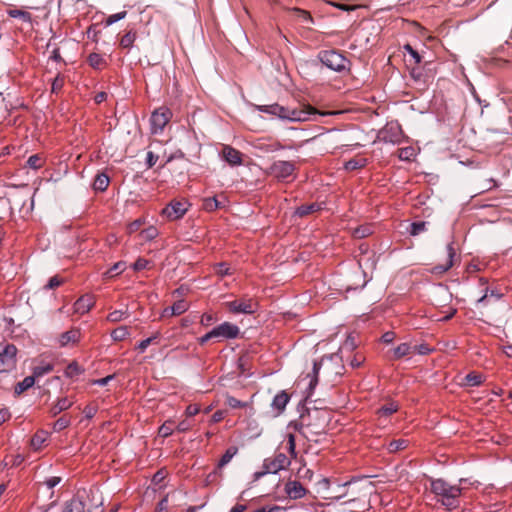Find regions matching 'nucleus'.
Listing matches in <instances>:
<instances>
[{
	"mask_svg": "<svg viewBox=\"0 0 512 512\" xmlns=\"http://www.w3.org/2000/svg\"><path fill=\"white\" fill-rule=\"evenodd\" d=\"M290 400V395L286 391H280L272 400V407L277 413H282Z\"/></svg>",
	"mask_w": 512,
	"mask_h": 512,
	"instance_id": "obj_17",
	"label": "nucleus"
},
{
	"mask_svg": "<svg viewBox=\"0 0 512 512\" xmlns=\"http://www.w3.org/2000/svg\"><path fill=\"white\" fill-rule=\"evenodd\" d=\"M9 16L12 18H21L25 22L31 21V14L29 12L23 11V10H9L8 12Z\"/></svg>",
	"mask_w": 512,
	"mask_h": 512,
	"instance_id": "obj_46",
	"label": "nucleus"
},
{
	"mask_svg": "<svg viewBox=\"0 0 512 512\" xmlns=\"http://www.w3.org/2000/svg\"><path fill=\"white\" fill-rule=\"evenodd\" d=\"M17 348L14 344H7L0 348V373L12 370L16 365Z\"/></svg>",
	"mask_w": 512,
	"mask_h": 512,
	"instance_id": "obj_5",
	"label": "nucleus"
},
{
	"mask_svg": "<svg viewBox=\"0 0 512 512\" xmlns=\"http://www.w3.org/2000/svg\"><path fill=\"white\" fill-rule=\"evenodd\" d=\"M215 272L220 276L230 275V267L227 263L221 262L215 266Z\"/></svg>",
	"mask_w": 512,
	"mask_h": 512,
	"instance_id": "obj_56",
	"label": "nucleus"
},
{
	"mask_svg": "<svg viewBox=\"0 0 512 512\" xmlns=\"http://www.w3.org/2000/svg\"><path fill=\"white\" fill-rule=\"evenodd\" d=\"M286 509L281 506L273 505V506H263L252 512H284Z\"/></svg>",
	"mask_w": 512,
	"mask_h": 512,
	"instance_id": "obj_59",
	"label": "nucleus"
},
{
	"mask_svg": "<svg viewBox=\"0 0 512 512\" xmlns=\"http://www.w3.org/2000/svg\"><path fill=\"white\" fill-rule=\"evenodd\" d=\"M83 372V369L78 365L77 362H71L65 369V375L67 377H75L80 375Z\"/></svg>",
	"mask_w": 512,
	"mask_h": 512,
	"instance_id": "obj_41",
	"label": "nucleus"
},
{
	"mask_svg": "<svg viewBox=\"0 0 512 512\" xmlns=\"http://www.w3.org/2000/svg\"><path fill=\"white\" fill-rule=\"evenodd\" d=\"M149 263H150V262H149L148 260L144 259V258H138V259L134 262V264H133V269H134L135 271H141V270H143V269L147 268V267H148V265H149Z\"/></svg>",
	"mask_w": 512,
	"mask_h": 512,
	"instance_id": "obj_61",
	"label": "nucleus"
},
{
	"mask_svg": "<svg viewBox=\"0 0 512 512\" xmlns=\"http://www.w3.org/2000/svg\"><path fill=\"white\" fill-rule=\"evenodd\" d=\"M379 138L385 143L398 144L403 138V132L399 124L389 123L380 131Z\"/></svg>",
	"mask_w": 512,
	"mask_h": 512,
	"instance_id": "obj_9",
	"label": "nucleus"
},
{
	"mask_svg": "<svg viewBox=\"0 0 512 512\" xmlns=\"http://www.w3.org/2000/svg\"><path fill=\"white\" fill-rule=\"evenodd\" d=\"M431 491L448 510L459 507L462 493L460 486L451 485L443 479H434L431 481Z\"/></svg>",
	"mask_w": 512,
	"mask_h": 512,
	"instance_id": "obj_2",
	"label": "nucleus"
},
{
	"mask_svg": "<svg viewBox=\"0 0 512 512\" xmlns=\"http://www.w3.org/2000/svg\"><path fill=\"white\" fill-rule=\"evenodd\" d=\"M192 427V422L189 420H182L175 427L178 432H186Z\"/></svg>",
	"mask_w": 512,
	"mask_h": 512,
	"instance_id": "obj_62",
	"label": "nucleus"
},
{
	"mask_svg": "<svg viewBox=\"0 0 512 512\" xmlns=\"http://www.w3.org/2000/svg\"><path fill=\"white\" fill-rule=\"evenodd\" d=\"M70 423H71L70 418L67 417L66 415H64L55 421V423L53 425V429L56 432H60V431L64 430L65 428H67L70 425Z\"/></svg>",
	"mask_w": 512,
	"mask_h": 512,
	"instance_id": "obj_44",
	"label": "nucleus"
},
{
	"mask_svg": "<svg viewBox=\"0 0 512 512\" xmlns=\"http://www.w3.org/2000/svg\"><path fill=\"white\" fill-rule=\"evenodd\" d=\"M43 165L44 159L40 154L31 155L26 162V166L33 170H38L42 168Z\"/></svg>",
	"mask_w": 512,
	"mask_h": 512,
	"instance_id": "obj_34",
	"label": "nucleus"
},
{
	"mask_svg": "<svg viewBox=\"0 0 512 512\" xmlns=\"http://www.w3.org/2000/svg\"><path fill=\"white\" fill-rule=\"evenodd\" d=\"M228 308L233 313L253 314L258 308V303L249 299L234 300L227 303Z\"/></svg>",
	"mask_w": 512,
	"mask_h": 512,
	"instance_id": "obj_10",
	"label": "nucleus"
},
{
	"mask_svg": "<svg viewBox=\"0 0 512 512\" xmlns=\"http://www.w3.org/2000/svg\"><path fill=\"white\" fill-rule=\"evenodd\" d=\"M52 370H53V366L50 365V364H47V365H44V366H37V367L34 368L33 376H34V378L35 377H40V376H43L45 374H48Z\"/></svg>",
	"mask_w": 512,
	"mask_h": 512,
	"instance_id": "obj_52",
	"label": "nucleus"
},
{
	"mask_svg": "<svg viewBox=\"0 0 512 512\" xmlns=\"http://www.w3.org/2000/svg\"><path fill=\"white\" fill-rule=\"evenodd\" d=\"M126 264L125 262H117L115 263L107 272L110 277L116 276L122 273L125 270Z\"/></svg>",
	"mask_w": 512,
	"mask_h": 512,
	"instance_id": "obj_50",
	"label": "nucleus"
},
{
	"mask_svg": "<svg viewBox=\"0 0 512 512\" xmlns=\"http://www.w3.org/2000/svg\"><path fill=\"white\" fill-rule=\"evenodd\" d=\"M94 304L95 301L92 295H83L74 303V311L77 314L83 315L89 312Z\"/></svg>",
	"mask_w": 512,
	"mask_h": 512,
	"instance_id": "obj_13",
	"label": "nucleus"
},
{
	"mask_svg": "<svg viewBox=\"0 0 512 512\" xmlns=\"http://www.w3.org/2000/svg\"><path fill=\"white\" fill-rule=\"evenodd\" d=\"M87 62L92 68L97 70H101L107 65L106 60L98 53H91L87 58Z\"/></svg>",
	"mask_w": 512,
	"mask_h": 512,
	"instance_id": "obj_24",
	"label": "nucleus"
},
{
	"mask_svg": "<svg viewBox=\"0 0 512 512\" xmlns=\"http://www.w3.org/2000/svg\"><path fill=\"white\" fill-rule=\"evenodd\" d=\"M160 336V333L159 332H156L154 335H152L151 337L149 338H146L142 341L139 342V344L137 345V349L139 350V352L143 353L147 347L149 345H151L152 343L155 342V340H157Z\"/></svg>",
	"mask_w": 512,
	"mask_h": 512,
	"instance_id": "obj_45",
	"label": "nucleus"
},
{
	"mask_svg": "<svg viewBox=\"0 0 512 512\" xmlns=\"http://www.w3.org/2000/svg\"><path fill=\"white\" fill-rule=\"evenodd\" d=\"M63 283L59 276H53L49 279L48 283L44 286L45 289H55Z\"/></svg>",
	"mask_w": 512,
	"mask_h": 512,
	"instance_id": "obj_58",
	"label": "nucleus"
},
{
	"mask_svg": "<svg viewBox=\"0 0 512 512\" xmlns=\"http://www.w3.org/2000/svg\"><path fill=\"white\" fill-rule=\"evenodd\" d=\"M126 14H127L126 11H121L119 13L112 14V15L108 16L105 21L106 25L110 26V25L124 19L126 17Z\"/></svg>",
	"mask_w": 512,
	"mask_h": 512,
	"instance_id": "obj_53",
	"label": "nucleus"
},
{
	"mask_svg": "<svg viewBox=\"0 0 512 512\" xmlns=\"http://www.w3.org/2000/svg\"><path fill=\"white\" fill-rule=\"evenodd\" d=\"M502 296L503 295L499 293L497 290L489 289L488 287H486L484 295L477 300V304H485L489 297H493L496 300H500Z\"/></svg>",
	"mask_w": 512,
	"mask_h": 512,
	"instance_id": "obj_39",
	"label": "nucleus"
},
{
	"mask_svg": "<svg viewBox=\"0 0 512 512\" xmlns=\"http://www.w3.org/2000/svg\"><path fill=\"white\" fill-rule=\"evenodd\" d=\"M408 445L409 441L407 439L392 440L387 444V450L389 453H396L406 449Z\"/></svg>",
	"mask_w": 512,
	"mask_h": 512,
	"instance_id": "obj_29",
	"label": "nucleus"
},
{
	"mask_svg": "<svg viewBox=\"0 0 512 512\" xmlns=\"http://www.w3.org/2000/svg\"><path fill=\"white\" fill-rule=\"evenodd\" d=\"M157 160L158 156L155 155L153 152L149 151L147 153L146 164L149 168L153 167L156 164Z\"/></svg>",
	"mask_w": 512,
	"mask_h": 512,
	"instance_id": "obj_64",
	"label": "nucleus"
},
{
	"mask_svg": "<svg viewBox=\"0 0 512 512\" xmlns=\"http://www.w3.org/2000/svg\"><path fill=\"white\" fill-rule=\"evenodd\" d=\"M110 183V179L107 174L100 173L94 179L93 188L96 191L104 192Z\"/></svg>",
	"mask_w": 512,
	"mask_h": 512,
	"instance_id": "obj_23",
	"label": "nucleus"
},
{
	"mask_svg": "<svg viewBox=\"0 0 512 512\" xmlns=\"http://www.w3.org/2000/svg\"><path fill=\"white\" fill-rule=\"evenodd\" d=\"M287 441H288V452L290 453L292 458H296V440L295 435L292 433H289L287 435Z\"/></svg>",
	"mask_w": 512,
	"mask_h": 512,
	"instance_id": "obj_51",
	"label": "nucleus"
},
{
	"mask_svg": "<svg viewBox=\"0 0 512 512\" xmlns=\"http://www.w3.org/2000/svg\"><path fill=\"white\" fill-rule=\"evenodd\" d=\"M222 156L224 160L232 166H239L242 164L241 152L229 145H225L223 147Z\"/></svg>",
	"mask_w": 512,
	"mask_h": 512,
	"instance_id": "obj_12",
	"label": "nucleus"
},
{
	"mask_svg": "<svg viewBox=\"0 0 512 512\" xmlns=\"http://www.w3.org/2000/svg\"><path fill=\"white\" fill-rule=\"evenodd\" d=\"M291 460L283 452H276L273 457L266 458L263 462L264 474H276L281 470L288 468Z\"/></svg>",
	"mask_w": 512,
	"mask_h": 512,
	"instance_id": "obj_4",
	"label": "nucleus"
},
{
	"mask_svg": "<svg viewBox=\"0 0 512 512\" xmlns=\"http://www.w3.org/2000/svg\"><path fill=\"white\" fill-rule=\"evenodd\" d=\"M365 159H351L345 163V169L349 171L357 170L365 165Z\"/></svg>",
	"mask_w": 512,
	"mask_h": 512,
	"instance_id": "obj_49",
	"label": "nucleus"
},
{
	"mask_svg": "<svg viewBox=\"0 0 512 512\" xmlns=\"http://www.w3.org/2000/svg\"><path fill=\"white\" fill-rule=\"evenodd\" d=\"M219 207H221V204L216 197H208L203 200V208L206 211H214Z\"/></svg>",
	"mask_w": 512,
	"mask_h": 512,
	"instance_id": "obj_42",
	"label": "nucleus"
},
{
	"mask_svg": "<svg viewBox=\"0 0 512 512\" xmlns=\"http://www.w3.org/2000/svg\"><path fill=\"white\" fill-rule=\"evenodd\" d=\"M35 383L34 376H27L22 381L18 382L15 386L14 392L17 395L22 394L29 388H31Z\"/></svg>",
	"mask_w": 512,
	"mask_h": 512,
	"instance_id": "obj_26",
	"label": "nucleus"
},
{
	"mask_svg": "<svg viewBox=\"0 0 512 512\" xmlns=\"http://www.w3.org/2000/svg\"><path fill=\"white\" fill-rule=\"evenodd\" d=\"M137 38V33L134 29L128 30L120 39V46L124 49H129L133 46Z\"/></svg>",
	"mask_w": 512,
	"mask_h": 512,
	"instance_id": "obj_25",
	"label": "nucleus"
},
{
	"mask_svg": "<svg viewBox=\"0 0 512 512\" xmlns=\"http://www.w3.org/2000/svg\"><path fill=\"white\" fill-rule=\"evenodd\" d=\"M321 365H322V360L314 361V363H313V376L309 382L306 401H308L310 399L313 390L315 389L316 385L318 384V373L321 368Z\"/></svg>",
	"mask_w": 512,
	"mask_h": 512,
	"instance_id": "obj_22",
	"label": "nucleus"
},
{
	"mask_svg": "<svg viewBox=\"0 0 512 512\" xmlns=\"http://www.w3.org/2000/svg\"><path fill=\"white\" fill-rule=\"evenodd\" d=\"M130 335L127 326H120L111 332V337L114 341H123Z\"/></svg>",
	"mask_w": 512,
	"mask_h": 512,
	"instance_id": "obj_36",
	"label": "nucleus"
},
{
	"mask_svg": "<svg viewBox=\"0 0 512 512\" xmlns=\"http://www.w3.org/2000/svg\"><path fill=\"white\" fill-rule=\"evenodd\" d=\"M285 491L291 499H300L306 494V489L298 481L287 482L285 485Z\"/></svg>",
	"mask_w": 512,
	"mask_h": 512,
	"instance_id": "obj_16",
	"label": "nucleus"
},
{
	"mask_svg": "<svg viewBox=\"0 0 512 512\" xmlns=\"http://www.w3.org/2000/svg\"><path fill=\"white\" fill-rule=\"evenodd\" d=\"M129 316H130V313H129L128 309L115 310V311L110 312L107 315V321L112 322V323L121 322V321L127 319Z\"/></svg>",
	"mask_w": 512,
	"mask_h": 512,
	"instance_id": "obj_30",
	"label": "nucleus"
},
{
	"mask_svg": "<svg viewBox=\"0 0 512 512\" xmlns=\"http://www.w3.org/2000/svg\"><path fill=\"white\" fill-rule=\"evenodd\" d=\"M238 368L241 370V374H246L248 371V357L247 356H241L238 359Z\"/></svg>",
	"mask_w": 512,
	"mask_h": 512,
	"instance_id": "obj_63",
	"label": "nucleus"
},
{
	"mask_svg": "<svg viewBox=\"0 0 512 512\" xmlns=\"http://www.w3.org/2000/svg\"><path fill=\"white\" fill-rule=\"evenodd\" d=\"M428 224L429 223L426 222V221H415V222L411 223L410 224V229H409L410 235L417 236L420 233L426 231Z\"/></svg>",
	"mask_w": 512,
	"mask_h": 512,
	"instance_id": "obj_37",
	"label": "nucleus"
},
{
	"mask_svg": "<svg viewBox=\"0 0 512 512\" xmlns=\"http://www.w3.org/2000/svg\"><path fill=\"white\" fill-rule=\"evenodd\" d=\"M447 260L444 264H439L433 267L432 271L435 274H443L447 272L453 266V260L456 255L453 243L447 245Z\"/></svg>",
	"mask_w": 512,
	"mask_h": 512,
	"instance_id": "obj_15",
	"label": "nucleus"
},
{
	"mask_svg": "<svg viewBox=\"0 0 512 512\" xmlns=\"http://www.w3.org/2000/svg\"><path fill=\"white\" fill-rule=\"evenodd\" d=\"M63 85H64V77L57 75L52 82V87H51L52 92L58 93L63 88Z\"/></svg>",
	"mask_w": 512,
	"mask_h": 512,
	"instance_id": "obj_54",
	"label": "nucleus"
},
{
	"mask_svg": "<svg viewBox=\"0 0 512 512\" xmlns=\"http://www.w3.org/2000/svg\"><path fill=\"white\" fill-rule=\"evenodd\" d=\"M260 112L267 113L273 116H277L283 120H289L294 122H304L315 120L318 116L323 115L315 108L307 106L303 109H289L281 106L277 103L270 105H260L257 107Z\"/></svg>",
	"mask_w": 512,
	"mask_h": 512,
	"instance_id": "obj_1",
	"label": "nucleus"
},
{
	"mask_svg": "<svg viewBox=\"0 0 512 512\" xmlns=\"http://www.w3.org/2000/svg\"><path fill=\"white\" fill-rule=\"evenodd\" d=\"M322 209V204L320 203H310V204H303L296 208L294 215L298 217H306L310 214H313L317 211H320Z\"/></svg>",
	"mask_w": 512,
	"mask_h": 512,
	"instance_id": "obj_19",
	"label": "nucleus"
},
{
	"mask_svg": "<svg viewBox=\"0 0 512 512\" xmlns=\"http://www.w3.org/2000/svg\"><path fill=\"white\" fill-rule=\"evenodd\" d=\"M483 375L477 372H470L464 378L463 384L470 387L479 386L483 382Z\"/></svg>",
	"mask_w": 512,
	"mask_h": 512,
	"instance_id": "obj_27",
	"label": "nucleus"
},
{
	"mask_svg": "<svg viewBox=\"0 0 512 512\" xmlns=\"http://www.w3.org/2000/svg\"><path fill=\"white\" fill-rule=\"evenodd\" d=\"M212 330L214 338L217 341L235 339L240 334L239 327L230 322H223L222 324L214 327Z\"/></svg>",
	"mask_w": 512,
	"mask_h": 512,
	"instance_id": "obj_8",
	"label": "nucleus"
},
{
	"mask_svg": "<svg viewBox=\"0 0 512 512\" xmlns=\"http://www.w3.org/2000/svg\"><path fill=\"white\" fill-rule=\"evenodd\" d=\"M398 410V404L395 402H390L388 404L383 405L377 410V414L380 416L388 417L395 413Z\"/></svg>",
	"mask_w": 512,
	"mask_h": 512,
	"instance_id": "obj_38",
	"label": "nucleus"
},
{
	"mask_svg": "<svg viewBox=\"0 0 512 512\" xmlns=\"http://www.w3.org/2000/svg\"><path fill=\"white\" fill-rule=\"evenodd\" d=\"M47 440V434L44 431L37 432L30 441L31 447L34 450H39L42 448L44 442Z\"/></svg>",
	"mask_w": 512,
	"mask_h": 512,
	"instance_id": "obj_31",
	"label": "nucleus"
},
{
	"mask_svg": "<svg viewBox=\"0 0 512 512\" xmlns=\"http://www.w3.org/2000/svg\"><path fill=\"white\" fill-rule=\"evenodd\" d=\"M412 345L409 343H401L394 349V358L400 359L404 356L412 354Z\"/></svg>",
	"mask_w": 512,
	"mask_h": 512,
	"instance_id": "obj_33",
	"label": "nucleus"
},
{
	"mask_svg": "<svg viewBox=\"0 0 512 512\" xmlns=\"http://www.w3.org/2000/svg\"><path fill=\"white\" fill-rule=\"evenodd\" d=\"M359 250L361 251V255L358 258L357 262L360 268H374L375 267V261L373 259V255L366 256L368 253V247L364 245H360Z\"/></svg>",
	"mask_w": 512,
	"mask_h": 512,
	"instance_id": "obj_20",
	"label": "nucleus"
},
{
	"mask_svg": "<svg viewBox=\"0 0 512 512\" xmlns=\"http://www.w3.org/2000/svg\"><path fill=\"white\" fill-rule=\"evenodd\" d=\"M81 337L80 329L72 328L59 336V345L66 347L70 344L75 345L79 342Z\"/></svg>",
	"mask_w": 512,
	"mask_h": 512,
	"instance_id": "obj_14",
	"label": "nucleus"
},
{
	"mask_svg": "<svg viewBox=\"0 0 512 512\" xmlns=\"http://www.w3.org/2000/svg\"><path fill=\"white\" fill-rule=\"evenodd\" d=\"M317 58L332 71L341 73L349 70L350 61L337 50H322L318 53Z\"/></svg>",
	"mask_w": 512,
	"mask_h": 512,
	"instance_id": "obj_3",
	"label": "nucleus"
},
{
	"mask_svg": "<svg viewBox=\"0 0 512 512\" xmlns=\"http://www.w3.org/2000/svg\"><path fill=\"white\" fill-rule=\"evenodd\" d=\"M372 232H373V230L370 225H368V224L360 225V226L356 227L355 229H353L352 236L355 239H362V238H365V237L371 235Z\"/></svg>",
	"mask_w": 512,
	"mask_h": 512,
	"instance_id": "obj_32",
	"label": "nucleus"
},
{
	"mask_svg": "<svg viewBox=\"0 0 512 512\" xmlns=\"http://www.w3.org/2000/svg\"><path fill=\"white\" fill-rule=\"evenodd\" d=\"M97 411H98V407L93 404H89V405L85 406L83 409V412L87 419L93 418L96 415Z\"/></svg>",
	"mask_w": 512,
	"mask_h": 512,
	"instance_id": "obj_60",
	"label": "nucleus"
},
{
	"mask_svg": "<svg viewBox=\"0 0 512 512\" xmlns=\"http://www.w3.org/2000/svg\"><path fill=\"white\" fill-rule=\"evenodd\" d=\"M189 206L186 200L174 199L162 210V215L169 220H178L185 215Z\"/></svg>",
	"mask_w": 512,
	"mask_h": 512,
	"instance_id": "obj_7",
	"label": "nucleus"
},
{
	"mask_svg": "<svg viewBox=\"0 0 512 512\" xmlns=\"http://www.w3.org/2000/svg\"><path fill=\"white\" fill-rule=\"evenodd\" d=\"M226 403L229 407L234 408V409L246 407V403L238 400L237 398H235L233 396H228L226 399Z\"/></svg>",
	"mask_w": 512,
	"mask_h": 512,
	"instance_id": "obj_57",
	"label": "nucleus"
},
{
	"mask_svg": "<svg viewBox=\"0 0 512 512\" xmlns=\"http://www.w3.org/2000/svg\"><path fill=\"white\" fill-rule=\"evenodd\" d=\"M415 156V150L413 147H404L398 150V157L400 160L409 161Z\"/></svg>",
	"mask_w": 512,
	"mask_h": 512,
	"instance_id": "obj_43",
	"label": "nucleus"
},
{
	"mask_svg": "<svg viewBox=\"0 0 512 512\" xmlns=\"http://www.w3.org/2000/svg\"><path fill=\"white\" fill-rule=\"evenodd\" d=\"M173 431H174V422L171 420H168V421L164 422L159 427L158 434L161 437L166 438V437H169L170 435H172Z\"/></svg>",
	"mask_w": 512,
	"mask_h": 512,
	"instance_id": "obj_40",
	"label": "nucleus"
},
{
	"mask_svg": "<svg viewBox=\"0 0 512 512\" xmlns=\"http://www.w3.org/2000/svg\"><path fill=\"white\" fill-rule=\"evenodd\" d=\"M237 452L238 448L236 446H230L219 460L217 469H222L224 466H226L237 454Z\"/></svg>",
	"mask_w": 512,
	"mask_h": 512,
	"instance_id": "obj_28",
	"label": "nucleus"
},
{
	"mask_svg": "<svg viewBox=\"0 0 512 512\" xmlns=\"http://www.w3.org/2000/svg\"><path fill=\"white\" fill-rule=\"evenodd\" d=\"M412 347V353H417L419 355H427L432 351L427 344L412 345Z\"/></svg>",
	"mask_w": 512,
	"mask_h": 512,
	"instance_id": "obj_55",
	"label": "nucleus"
},
{
	"mask_svg": "<svg viewBox=\"0 0 512 512\" xmlns=\"http://www.w3.org/2000/svg\"><path fill=\"white\" fill-rule=\"evenodd\" d=\"M62 512H86L85 504L79 496H75L65 503Z\"/></svg>",
	"mask_w": 512,
	"mask_h": 512,
	"instance_id": "obj_18",
	"label": "nucleus"
},
{
	"mask_svg": "<svg viewBox=\"0 0 512 512\" xmlns=\"http://www.w3.org/2000/svg\"><path fill=\"white\" fill-rule=\"evenodd\" d=\"M295 170L294 163L290 161H275L269 168V173L278 180H284Z\"/></svg>",
	"mask_w": 512,
	"mask_h": 512,
	"instance_id": "obj_11",
	"label": "nucleus"
},
{
	"mask_svg": "<svg viewBox=\"0 0 512 512\" xmlns=\"http://www.w3.org/2000/svg\"><path fill=\"white\" fill-rule=\"evenodd\" d=\"M403 50L411 56V58L413 59L415 64L418 65L421 63V61H422L421 55L410 44H405L403 46Z\"/></svg>",
	"mask_w": 512,
	"mask_h": 512,
	"instance_id": "obj_48",
	"label": "nucleus"
},
{
	"mask_svg": "<svg viewBox=\"0 0 512 512\" xmlns=\"http://www.w3.org/2000/svg\"><path fill=\"white\" fill-rule=\"evenodd\" d=\"M257 147L264 152H275V151L285 148L279 142H273V143H269V144L263 143V144H259Z\"/></svg>",
	"mask_w": 512,
	"mask_h": 512,
	"instance_id": "obj_47",
	"label": "nucleus"
},
{
	"mask_svg": "<svg viewBox=\"0 0 512 512\" xmlns=\"http://www.w3.org/2000/svg\"><path fill=\"white\" fill-rule=\"evenodd\" d=\"M172 117V112L167 107H160L156 109L150 118L151 122V131L154 134H157L163 131L164 127L170 121Z\"/></svg>",
	"mask_w": 512,
	"mask_h": 512,
	"instance_id": "obj_6",
	"label": "nucleus"
},
{
	"mask_svg": "<svg viewBox=\"0 0 512 512\" xmlns=\"http://www.w3.org/2000/svg\"><path fill=\"white\" fill-rule=\"evenodd\" d=\"M72 404L73 402L70 401L67 397L58 399V401L50 409L51 416H57L62 411L69 409L72 406Z\"/></svg>",
	"mask_w": 512,
	"mask_h": 512,
	"instance_id": "obj_21",
	"label": "nucleus"
},
{
	"mask_svg": "<svg viewBox=\"0 0 512 512\" xmlns=\"http://www.w3.org/2000/svg\"><path fill=\"white\" fill-rule=\"evenodd\" d=\"M189 305L185 300H178L172 306H170V316L181 315L187 311Z\"/></svg>",
	"mask_w": 512,
	"mask_h": 512,
	"instance_id": "obj_35",
	"label": "nucleus"
}]
</instances>
